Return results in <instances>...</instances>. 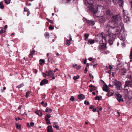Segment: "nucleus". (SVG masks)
<instances>
[{"label": "nucleus", "mask_w": 132, "mask_h": 132, "mask_svg": "<svg viewBox=\"0 0 132 132\" xmlns=\"http://www.w3.org/2000/svg\"><path fill=\"white\" fill-rule=\"evenodd\" d=\"M84 21L86 22L87 23L88 25L90 26H93L95 24V23L94 21L92 20H87L86 18H84Z\"/></svg>", "instance_id": "obj_8"}, {"label": "nucleus", "mask_w": 132, "mask_h": 132, "mask_svg": "<svg viewBox=\"0 0 132 132\" xmlns=\"http://www.w3.org/2000/svg\"><path fill=\"white\" fill-rule=\"evenodd\" d=\"M57 122H55L53 124V125L54 126L53 127L55 128H56L57 129L59 130V127L57 125Z\"/></svg>", "instance_id": "obj_20"}, {"label": "nucleus", "mask_w": 132, "mask_h": 132, "mask_svg": "<svg viewBox=\"0 0 132 132\" xmlns=\"http://www.w3.org/2000/svg\"><path fill=\"white\" fill-rule=\"evenodd\" d=\"M98 1H104L107 4H109L110 3L111 1L110 0H98Z\"/></svg>", "instance_id": "obj_23"}, {"label": "nucleus", "mask_w": 132, "mask_h": 132, "mask_svg": "<svg viewBox=\"0 0 132 132\" xmlns=\"http://www.w3.org/2000/svg\"><path fill=\"white\" fill-rule=\"evenodd\" d=\"M45 120L46 121V123L47 125H49L51 124V123L50 121V119H45Z\"/></svg>", "instance_id": "obj_39"}, {"label": "nucleus", "mask_w": 132, "mask_h": 132, "mask_svg": "<svg viewBox=\"0 0 132 132\" xmlns=\"http://www.w3.org/2000/svg\"><path fill=\"white\" fill-rule=\"evenodd\" d=\"M94 108V106L93 105H91L89 107V108L91 109H93Z\"/></svg>", "instance_id": "obj_51"}, {"label": "nucleus", "mask_w": 132, "mask_h": 132, "mask_svg": "<svg viewBox=\"0 0 132 132\" xmlns=\"http://www.w3.org/2000/svg\"><path fill=\"white\" fill-rule=\"evenodd\" d=\"M53 72L51 71H50L48 72V76L51 77L53 75Z\"/></svg>", "instance_id": "obj_27"}, {"label": "nucleus", "mask_w": 132, "mask_h": 132, "mask_svg": "<svg viewBox=\"0 0 132 132\" xmlns=\"http://www.w3.org/2000/svg\"><path fill=\"white\" fill-rule=\"evenodd\" d=\"M85 96L82 94L79 95L78 96V98L79 99H83L85 98Z\"/></svg>", "instance_id": "obj_22"}, {"label": "nucleus", "mask_w": 132, "mask_h": 132, "mask_svg": "<svg viewBox=\"0 0 132 132\" xmlns=\"http://www.w3.org/2000/svg\"><path fill=\"white\" fill-rule=\"evenodd\" d=\"M24 86V84L23 83H22V84H20V85L17 86H16V88H20L22 87H23Z\"/></svg>", "instance_id": "obj_32"}, {"label": "nucleus", "mask_w": 132, "mask_h": 132, "mask_svg": "<svg viewBox=\"0 0 132 132\" xmlns=\"http://www.w3.org/2000/svg\"><path fill=\"white\" fill-rule=\"evenodd\" d=\"M100 14L101 13H100ZM97 16V17H99V20L100 22L104 23L105 22L106 19L104 15H102L101 14L100 16Z\"/></svg>", "instance_id": "obj_7"}, {"label": "nucleus", "mask_w": 132, "mask_h": 132, "mask_svg": "<svg viewBox=\"0 0 132 132\" xmlns=\"http://www.w3.org/2000/svg\"><path fill=\"white\" fill-rule=\"evenodd\" d=\"M116 96L117 97V98H120L122 97L121 95L119 94H116Z\"/></svg>", "instance_id": "obj_41"}, {"label": "nucleus", "mask_w": 132, "mask_h": 132, "mask_svg": "<svg viewBox=\"0 0 132 132\" xmlns=\"http://www.w3.org/2000/svg\"><path fill=\"white\" fill-rule=\"evenodd\" d=\"M4 8V6L3 5V2L2 1L0 2V8L1 9H3Z\"/></svg>", "instance_id": "obj_28"}, {"label": "nucleus", "mask_w": 132, "mask_h": 132, "mask_svg": "<svg viewBox=\"0 0 132 132\" xmlns=\"http://www.w3.org/2000/svg\"><path fill=\"white\" fill-rule=\"evenodd\" d=\"M45 36V37L46 39H48L49 37V34L47 32H46L44 34Z\"/></svg>", "instance_id": "obj_30"}, {"label": "nucleus", "mask_w": 132, "mask_h": 132, "mask_svg": "<svg viewBox=\"0 0 132 132\" xmlns=\"http://www.w3.org/2000/svg\"><path fill=\"white\" fill-rule=\"evenodd\" d=\"M47 56L48 57V62H51L52 63V60L53 59V57H52L53 55L51 53H48L47 54Z\"/></svg>", "instance_id": "obj_9"}, {"label": "nucleus", "mask_w": 132, "mask_h": 132, "mask_svg": "<svg viewBox=\"0 0 132 132\" xmlns=\"http://www.w3.org/2000/svg\"><path fill=\"white\" fill-rule=\"evenodd\" d=\"M104 8V7L101 5H98L96 9H95L93 8V7L92 9L90 10L92 13L94 14H96L98 13L99 12H100L101 11V12L102 11H103V10H105Z\"/></svg>", "instance_id": "obj_3"}, {"label": "nucleus", "mask_w": 132, "mask_h": 132, "mask_svg": "<svg viewBox=\"0 0 132 132\" xmlns=\"http://www.w3.org/2000/svg\"><path fill=\"white\" fill-rule=\"evenodd\" d=\"M48 82V80L44 79L41 81L40 83V85L41 86H43L45 84H47Z\"/></svg>", "instance_id": "obj_12"}, {"label": "nucleus", "mask_w": 132, "mask_h": 132, "mask_svg": "<svg viewBox=\"0 0 132 132\" xmlns=\"http://www.w3.org/2000/svg\"><path fill=\"white\" fill-rule=\"evenodd\" d=\"M70 40L67 39L66 41V44L68 46H69L70 44Z\"/></svg>", "instance_id": "obj_35"}, {"label": "nucleus", "mask_w": 132, "mask_h": 132, "mask_svg": "<svg viewBox=\"0 0 132 132\" xmlns=\"http://www.w3.org/2000/svg\"><path fill=\"white\" fill-rule=\"evenodd\" d=\"M130 59V61L131 62L132 61V48H131V51H130V53L129 55Z\"/></svg>", "instance_id": "obj_34"}, {"label": "nucleus", "mask_w": 132, "mask_h": 132, "mask_svg": "<svg viewBox=\"0 0 132 132\" xmlns=\"http://www.w3.org/2000/svg\"><path fill=\"white\" fill-rule=\"evenodd\" d=\"M47 103H45L44 104V105H43V106H44L45 107H46V106H47Z\"/></svg>", "instance_id": "obj_62"}, {"label": "nucleus", "mask_w": 132, "mask_h": 132, "mask_svg": "<svg viewBox=\"0 0 132 132\" xmlns=\"http://www.w3.org/2000/svg\"><path fill=\"white\" fill-rule=\"evenodd\" d=\"M109 88L107 85H104L103 88V91L108 92L109 91Z\"/></svg>", "instance_id": "obj_14"}, {"label": "nucleus", "mask_w": 132, "mask_h": 132, "mask_svg": "<svg viewBox=\"0 0 132 132\" xmlns=\"http://www.w3.org/2000/svg\"><path fill=\"white\" fill-rule=\"evenodd\" d=\"M132 85V82L131 81H126L125 82L124 87L126 89H127L126 88L127 87H131Z\"/></svg>", "instance_id": "obj_11"}, {"label": "nucleus", "mask_w": 132, "mask_h": 132, "mask_svg": "<svg viewBox=\"0 0 132 132\" xmlns=\"http://www.w3.org/2000/svg\"><path fill=\"white\" fill-rule=\"evenodd\" d=\"M92 111L94 112H96V108H94L92 110Z\"/></svg>", "instance_id": "obj_59"}, {"label": "nucleus", "mask_w": 132, "mask_h": 132, "mask_svg": "<svg viewBox=\"0 0 132 132\" xmlns=\"http://www.w3.org/2000/svg\"><path fill=\"white\" fill-rule=\"evenodd\" d=\"M35 113L36 114L40 116H42V113L40 110H38L36 111L35 112Z\"/></svg>", "instance_id": "obj_17"}, {"label": "nucleus", "mask_w": 132, "mask_h": 132, "mask_svg": "<svg viewBox=\"0 0 132 132\" xmlns=\"http://www.w3.org/2000/svg\"><path fill=\"white\" fill-rule=\"evenodd\" d=\"M107 94L108 96H111V95H113L114 93V92L112 90H110Z\"/></svg>", "instance_id": "obj_21"}, {"label": "nucleus", "mask_w": 132, "mask_h": 132, "mask_svg": "<svg viewBox=\"0 0 132 132\" xmlns=\"http://www.w3.org/2000/svg\"><path fill=\"white\" fill-rule=\"evenodd\" d=\"M86 41L88 42L87 44L89 43L90 44H94L95 43L94 40H92L91 39H90L87 40Z\"/></svg>", "instance_id": "obj_18"}, {"label": "nucleus", "mask_w": 132, "mask_h": 132, "mask_svg": "<svg viewBox=\"0 0 132 132\" xmlns=\"http://www.w3.org/2000/svg\"><path fill=\"white\" fill-rule=\"evenodd\" d=\"M103 43L99 46V48L101 50H105L106 48V44L105 42H102Z\"/></svg>", "instance_id": "obj_10"}, {"label": "nucleus", "mask_w": 132, "mask_h": 132, "mask_svg": "<svg viewBox=\"0 0 132 132\" xmlns=\"http://www.w3.org/2000/svg\"><path fill=\"white\" fill-rule=\"evenodd\" d=\"M17 129L18 130H20L21 127V126L20 125H19L18 124L16 123L15 124Z\"/></svg>", "instance_id": "obj_31"}, {"label": "nucleus", "mask_w": 132, "mask_h": 132, "mask_svg": "<svg viewBox=\"0 0 132 132\" xmlns=\"http://www.w3.org/2000/svg\"><path fill=\"white\" fill-rule=\"evenodd\" d=\"M31 5V4L30 3H26V5L27 6H30Z\"/></svg>", "instance_id": "obj_57"}, {"label": "nucleus", "mask_w": 132, "mask_h": 132, "mask_svg": "<svg viewBox=\"0 0 132 132\" xmlns=\"http://www.w3.org/2000/svg\"><path fill=\"white\" fill-rule=\"evenodd\" d=\"M125 96L129 100L132 99V91H129L126 92L125 93Z\"/></svg>", "instance_id": "obj_6"}, {"label": "nucleus", "mask_w": 132, "mask_h": 132, "mask_svg": "<svg viewBox=\"0 0 132 132\" xmlns=\"http://www.w3.org/2000/svg\"><path fill=\"white\" fill-rule=\"evenodd\" d=\"M74 97L73 96H72L71 98H70V100L71 101H74Z\"/></svg>", "instance_id": "obj_48"}, {"label": "nucleus", "mask_w": 132, "mask_h": 132, "mask_svg": "<svg viewBox=\"0 0 132 132\" xmlns=\"http://www.w3.org/2000/svg\"><path fill=\"white\" fill-rule=\"evenodd\" d=\"M123 20L125 22L128 23L129 21V16H123Z\"/></svg>", "instance_id": "obj_13"}, {"label": "nucleus", "mask_w": 132, "mask_h": 132, "mask_svg": "<svg viewBox=\"0 0 132 132\" xmlns=\"http://www.w3.org/2000/svg\"><path fill=\"white\" fill-rule=\"evenodd\" d=\"M30 125L31 126H33L34 124V123L33 122H31L30 123Z\"/></svg>", "instance_id": "obj_55"}, {"label": "nucleus", "mask_w": 132, "mask_h": 132, "mask_svg": "<svg viewBox=\"0 0 132 132\" xmlns=\"http://www.w3.org/2000/svg\"><path fill=\"white\" fill-rule=\"evenodd\" d=\"M85 5L89 8V11L93 7V4L94 3L93 0H84Z\"/></svg>", "instance_id": "obj_4"}, {"label": "nucleus", "mask_w": 132, "mask_h": 132, "mask_svg": "<svg viewBox=\"0 0 132 132\" xmlns=\"http://www.w3.org/2000/svg\"><path fill=\"white\" fill-rule=\"evenodd\" d=\"M127 70L125 68H121L120 70V72L121 75H125V74L127 72Z\"/></svg>", "instance_id": "obj_15"}, {"label": "nucleus", "mask_w": 132, "mask_h": 132, "mask_svg": "<svg viewBox=\"0 0 132 132\" xmlns=\"http://www.w3.org/2000/svg\"><path fill=\"white\" fill-rule=\"evenodd\" d=\"M102 107H100V108H98V110H99V111H101L102 110Z\"/></svg>", "instance_id": "obj_63"}, {"label": "nucleus", "mask_w": 132, "mask_h": 132, "mask_svg": "<svg viewBox=\"0 0 132 132\" xmlns=\"http://www.w3.org/2000/svg\"><path fill=\"white\" fill-rule=\"evenodd\" d=\"M30 91L27 92L26 93V98H27L29 96L28 94L30 93Z\"/></svg>", "instance_id": "obj_43"}, {"label": "nucleus", "mask_w": 132, "mask_h": 132, "mask_svg": "<svg viewBox=\"0 0 132 132\" xmlns=\"http://www.w3.org/2000/svg\"><path fill=\"white\" fill-rule=\"evenodd\" d=\"M34 72L35 74H36L37 73V72H38V71L36 69H34Z\"/></svg>", "instance_id": "obj_54"}, {"label": "nucleus", "mask_w": 132, "mask_h": 132, "mask_svg": "<svg viewBox=\"0 0 132 132\" xmlns=\"http://www.w3.org/2000/svg\"><path fill=\"white\" fill-rule=\"evenodd\" d=\"M47 128V132H53V128L51 126H48Z\"/></svg>", "instance_id": "obj_16"}, {"label": "nucleus", "mask_w": 132, "mask_h": 132, "mask_svg": "<svg viewBox=\"0 0 132 132\" xmlns=\"http://www.w3.org/2000/svg\"><path fill=\"white\" fill-rule=\"evenodd\" d=\"M15 120H16V121H18L19 120H21V119H20V118H19V117H18V118H16Z\"/></svg>", "instance_id": "obj_60"}, {"label": "nucleus", "mask_w": 132, "mask_h": 132, "mask_svg": "<svg viewBox=\"0 0 132 132\" xmlns=\"http://www.w3.org/2000/svg\"><path fill=\"white\" fill-rule=\"evenodd\" d=\"M89 87L92 88L93 87V88H94V87H95V86L93 85L92 84H91L90 85H89Z\"/></svg>", "instance_id": "obj_58"}, {"label": "nucleus", "mask_w": 132, "mask_h": 132, "mask_svg": "<svg viewBox=\"0 0 132 132\" xmlns=\"http://www.w3.org/2000/svg\"><path fill=\"white\" fill-rule=\"evenodd\" d=\"M35 51L34 50H33L31 51L30 54L29 55V56L30 58H32L33 57V55L34 54V53Z\"/></svg>", "instance_id": "obj_19"}, {"label": "nucleus", "mask_w": 132, "mask_h": 132, "mask_svg": "<svg viewBox=\"0 0 132 132\" xmlns=\"http://www.w3.org/2000/svg\"><path fill=\"white\" fill-rule=\"evenodd\" d=\"M117 100L119 102H120L121 101L123 102V100L122 98L121 97V98H117Z\"/></svg>", "instance_id": "obj_38"}, {"label": "nucleus", "mask_w": 132, "mask_h": 132, "mask_svg": "<svg viewBox=\"0 0 132 132\" xmlns=\"http://www.w3.org/2000/svg\"><path fill=\"white\" fill-rule=\"evenodd\" d=\"M51 117L50 115H48V114H46L45 116V119H49V118H50Z\"/></svg>", "instance_id": "obj_36"}, {"label": "nucleus", "mask_w": 132, "mask_h": 132, "mask_svg": "<svg viewBox=\"0 0 132 132\" xmlns=\"http://www.w3.org/2000/svg\"><path fill=\"white\" fill-rule=\"evenodd\" d=\"M89 34H85L84 35V36L85 38V39L86 41L87 39Z\"/></svg>", "instance_id": "obj_33"}, {"label": "nucleus", "mask_w": 132, "mask_h": 132, "mask_svg": "<svg viewBox=\"0 0 132 132\" xmlns=\"http://www.w3.org/2000/svg\"><path fill=\"white\" fill-rule=\"evenodd\" d=\"M45 111L46 112H48L50 113L52 112V110L51 109H50L48 107H47Z\"/></svg>", "instance_id": "obj_29"}, {"label": "nucleus", "mask_w": 132, "mask_h": 132, "mask_svg": "<svg viewBox=\"0 0 132 132\" xmlns=\"http://www.w3.org/2000/svg\"><path fill=\"white\" fill-rule=\"evenodd\" d=\"M101 13L102 15H104L108 19H109L112 17L111 18L109 21L108 23L111 21V20L112 17H114L116 18L115 19V20H117L118 19L117 18H118L117 17L118 15L119 16V20L116 23H114L113 24L112 26H115V28L117 27H119V30L120 29H121V30L120 32V33L118 35V37L120 40L123 41V42L125 40V37L127 35V33L126 31L122 29L124 27V26L123 23L121 22V19L120 15L119 14L113 15L112 13L110 10L106 9L103 10V11H102Z\"/></svg>", "instance_id": "obj_2"}, {"label": "nucleus", "mask_w": 132, "mask_h": 132, "mask_svg": "<svg viewBox=\"0 0 132 132\" xmlns=\"http://www.w3.org/2000/svg\"><path fill=\"white\" fill-rule=\"evenodd\" d=\"M87 67H86L85 69V71L84 72V73L86 74L87 73Z\"/></svg>", "instance_id": "obj_50"}, {"label": "nucleus", "mask_w": 132, "mask_h": 132, "mask_svg": "<svg viewBox=\"0 0 132 132\" xmlns=\"http://www.w3.org/2000/svg\"><path fill=\"white\" fill-rule=\"evenodd\" d=\"M24 11L25 12H27V16H28L29 15L30 13L29 12V10L27 7H25L24 8Z\"/></svg>", "instance_id": "obj_25"}, {"label": "nucleus", "mask_w": 132, "mask_h": 132, "mask_svg": "<svg viewBox=\"0 0 132 132\" xmlns=\"http://www.w3.org/2000/svg\"><path fill=\"white\" fill-rule=\"evenodd\" d=\"M115 4H117L119 0H112Z\"/></svg>", "instance_id": "obj_40"}, {"label": "nucleus", "mask_w": 132, "mask_h": 132, "mask_svg": "<svg viewBox=\"0 0 132 132\" xmlns=\"http://www.w3.org/2000/svg\"><path fill=\"white\" fill-rule=\"evenodd\" d=\"M88 60L90 61H92L93 60L92 58V57L89 58Z\"/></svg>", "instance_id": "obj_64"}, {"label": "nucleus", "mask_w": 132, "mask_h": 132, "mask_svg": "<svg viewBox=\"0 0 132 132\" xmlns=\"http://www.w3.org/2000/svg\"><path fill=\"white\" fill-rule=\"evenodd\" d=\"M95 99L96 100H98L99 101L101 100V98L100 97L97 96H96L95 97Z\"/></svg>", "instance_id": "obj_44"}, {"label": "nucleus", "mask_w": 132, "mask_h": 132, "mask_svg": "<svg viewBox=\"0 0 132 132\" xmlns=\"http://www.w3.org/2000/svg\"><path fill=\"white\" fill-rule=\"evenodd\" d=\"M118 3L120 7H122L124 4V2L122 0H119Z\"/></svg>", "instance_id": "obj_24"}, {"label": "nucleus", "mask_w": 132, "mask_h": 132, "mask_svg": "<svg viewBox=\"0 0 132 132\" xmlns=\"http://www.w3.org/2000/svg\"><path fill=\"white\" fill-rule=\"evenodd\" d=\"M54 10L55 12H57L58 11V9H57L55 7H54Z\"/></svg>", "instance_id": "obj_52"}, {"label": "nucleus", "mask_w": 132, "mask_h": 132, "mask_svg": "<svg viewBox=\"0 0 132 132\" xmlns=\"http://www.w3.org/2000/svg\"><path fill=\"white\" fill-rule=\"evenodd\" d=\"M118 19L116 20V18L114 17H113L111 20V21L108 23L106 26V27L104 31L105 32V36H103V32L101 34H99L96 36V38L98 42H105L106 43H109L110 45L113 44V42L114 40L116 35H119L118 31H119V27H115V26H113L112 24L116 23L119 20V16L118 15L117 17Z\"/></svg>", "instance_id": "obj_1"}, {"label": "nucleus", "mask_w": 132, "mask_h": 132, "mask_svg": "<svg viewBox=\"0 0 132 132\" xmlns=\"http://www.w3.org/2000/svg\"><path fill=\"white\" fill-rule=\"evenodd\" d=\"M11 0H4L5 3L6 4H9L10 3Z\"/></svg>", "instance_id": "obj_37"}, {"label": "nucleus", "mask_w": 132, "mask_h": 132, "mask_svg": "<svg viewBox=\"0 0 132 132\" xmlns=\"http://www.w3.org/2000/svg\"><path fill=\"white\" fill-rule=\"evenodd\" d=\"M128 12L126 10H123V16H127L128 15Z\"/></svg>", "instance_id": "obj_26"}, {"label": "nucleus", "mask_w": 132, "mask_h": 132, "mask_svg": "<svg viewBox=\"0 0 132 132\" xmlns=\"http://www.w3.org/2000/svg\"><path fill=\"white\" fill-rule=\"evenodd\" d=\"M5 30H3V29H2V30H0V35L1 34H3V33L5 32Z\"/></svg>", "instance_id": "obj_45"}, {"label": "nucleus", "mask_w": 132, "mask_h": 132, "mask_svg": "<svg viewBox=\"0 0 132 132\" xmlns=\"http://www.w3.org/2000/svg\"><path fill=\"white\" fill-rule=\"evenodd\" d=\"M109 69L111 70L113 69V67L111 65H110L109 66Z\"/></svg>", "instance_id": "obj_53"}, {"label": "nucleus", "mask_w": 132, "mask_h": 132, "mask_svg": "<svg viewBox=\"0 0 132 132\" xmlns=\"http://www.w3.org/2000/svg\"><path fill=\"white\" fill-rule=\"evenodd\" d=\"M49 29L51 30H53L54 29L53 27L51 25H50L49 27Z\"/></svg>", "instance_id": "obj_47"}, {"label": "nucleus", "mask_w": 132, "mask_h": 132, "mask_svg": "<svg viewBox=\"0 0 132 132\" xmlns=\"http://www.w3.org/2000/svg\"><path fill=\"white\" fill-rule=\"evenodd\" d=\"M79 76L78 75H77L76 76H74L73 78V79L74 80H76L77 79H78L79 78Z\"/></svg>", "instance_id": "obj_42"}, {"label": "nucleus", "mask_w": 132, "mask_h": 132, "mask_svg": "<svg viewBox=\"0 0 132 132\" xmlns=\"http://www.w3.org/2000/svg\"><path fill=\"white\" fill-rule=\"evenodd\" d=\"M112 83L117 87L120 88L121 86V83L115 79H112Z\"/></svg>", "instance_id": "obj_5"}, {"label": "nucleus", "mask_w": 132, "mask_h": 132, "mask_svg": "<svg viewBox=\"0 0 132 132\" xmlns=\"http://www.w3.org/2000/svg\"><path fill=\"white\" fill-rule=\"evenodd\" d=\"M87 62V60L86 59H85L84 61V63L85 64H86V62Z\"/></svg>", "instance_id": "obj_61"}, {"label": "nucleus", "mask_w": 132, "mask_h": 132, "mask_svg": "<svg viewBox=\"0 0 132 132\" xmlns=\"http://www.w3.org/2000/svg\"><path fill=\"white\" fill-rule=\"evenodd\" d=\"M95 89V87L94 88H93V87L92 88H90V92H92V91L94 90Z\"/></svg>", "instance_id": "obj_46"}, {"label": "nucleus", "mask_w": 132, "mask_h": 132, "mask_svg": "<svg viewBox=\"0 0 132 132\" xmlns=\"http://www.w3.org/2000/svg\"><path fill=\"white\" fill-rule=\"evenodd\" d=\"M39 61L40 62H42V63H43L45 62V60H44L41 59L39 60Z\"/></svg>", "instance_id": "obj_49"}, {"label": "nucleus", "mask_w": 132, "mask_h": 132, "mask_svg": "<svg viewBox=\"0 0 132 132\" xmlns=\"http://www.w3.org/2000/svg\"><path fill=\"white\" fill-rule=\"evenodd\" d=\"M43 76L44 77H46V74L44 73H43Z\"/></svg>", "instance_id": "obj_56"}]
</instances>
